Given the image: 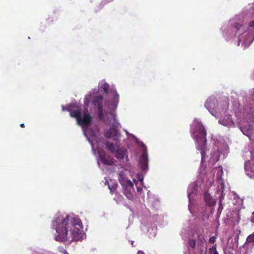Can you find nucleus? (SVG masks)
<instances>
[{
  "label": "nucleus",
  "instance_id": "nucleus-31",
  "mask_svg": "<svg viewBox=\"0 0 254 254\" xmlns=\"http://www.w3.org/2000/svg\"><path fill=\"white\" fill-rule=\"evenodd\" d=\"M216 238V236H213V237L210 238V239L209 240V242L210 243H214L215 241Z\"/></svg>",
  "mask_w": 254,
  "mask_h": 254
},
{
  "label": "nucleus",
  "instance_id": "nucleus-21",
  "mask_svg": "<svg viewBox=\"0 0 254 254\" xmlns=\"http://www.w3.org/2000/svg\"><path fill=\"white\" fill-rule=\"evenodd\" d=\"M204 197L205 202L208 205L212 206L215 204L216 201L215 199L213 198L208 192L204 193Z\"/></svg>",
  "mask_w": 254,
  "mask_h": 254
},
{
  "label": "nucleus",
  "instance_id": "nucleus-7",
  "mask_svg": "<svg viewBox=\"0 0 254 254\" xmlns=\"http://www.w3.org/2000/svg\"><path fill=\"white\" fill-rule=\"evenodd\" d=\"M125 131H126L127 134H128L130 136H132L135 140L136 143L139 146L142 148L143 152L139 157L138 164L140 167V169L142 170V171L144 172V173H146V172L148 170V158L146 146L142 141H140L135 135H134L132 134L129 133L126 129H125Z\"/></svg>",
  "mask_w": 254,
  "mask_h": 254
},
{
  "label": "nucleus",
  "instance_id": "nucleus-37",
  "mask_svg": "<svg viewBox=\"0 0 254 254\" xmlns=\"http://www.w3.org/2000/svg\"><path fill=\"white\" fill-rule=\"evenodd\" d=\"M251 222L254 223V212L253 213L251 217Z\"/></svg>",
  "mask_w": 254,
  "mask_h": 254
},
{
  "label": "nucleus",
  "instance_id": "nucleus-10",
  "mask_svg": "<svg viewBox=\"0 0 254 254\" xmlns=\"http://www.w3.org/2000/svg\"><path fill=\"white\" fill-rule=\"evenodd\" d=\"M228 152V146L224 143H218L215 145L211 152L209 162L213 164L217 162L220 157V155L224 158L227 155Z\"/></svg>",
  "mask_w": 254,
  "mask_h": 254
},
{
  "label": "nucleus",
  "instance_id": "nucleus-23",
  "mask_svg": "<svg viewBox=\"0 0 254 254\" xmlns=\"http://www.w3.org/2000/svg\"><path fill=\"white\" fill-rule=\"evenodd\" d=\"M246 244L248 246H254V233L248 237Z\"/></svg>",
  "mask_w": 254,
  "mask_h": 254
},
{
  "label": "nucleus",
  "instance_id": "nucleus-38",
  "mask_svg": "<svg viewBox=\"0 0 254 254\" xmlns=\"http://www.w3.org/2000/svg\"><path fill=\"white\" fill-rule=\"evenodd\" d=\"M200 254H206V252L202 250L200 251Z\"/></svg>",
  "mask_w": 254,
  "mask_h": 254
},
{
  "label": "nucleus",
  "instance_id": "nucleus-32",
  "mask_svg": "<svg viewBox=\"0 0 254 254\" xmlns=\"http://www.w3.org/2000/svg\"><path fill=\"white\" fill-rule=\"evenodd\" d=\"M249 25V27H254V20L250 21Z\"/></svg>",
  "mask_w": 254,
  "mask_h": 254
},
{
  "label": "nucleus",
  "instance_id": "nucleus-19",
  "mask_svg": "<svg viewBox=\"0 0 254 254\" xmlns=\"http://www.w3.org/2000/svg\"><path fill=\"white\" fill-rule=\"evenodd\" d=\"M115 157L118 160L127 161L128 160L127 150L124 148H119L116 152Z\"/></svg>",
  "mask_w": 254,
  "mask_h": 254
},
{
  "label": "nucleus",
  "instance_id": "nucleus-24",
  "mask_svg": "<svg viewBox=\"0 0 254 254\" xmlns=\"http://www.w3.org/2000/svg\"><path fill=\"white\" fill-rule=\"evenodd\" d=\"M112 184H108V188L110 189L111 192L113 193L117 189V184L115 182H112Z\"/></svg>",
  "mask_w": 254,
  "mask_h": 254
},
{
  "label": "nucleus",
  "instance_id": "nucleus-12",
  "mask_svg": "<svg viewBox=\"0 0 254 254\" xmlns=\"http://www.w3.org/2000/svg\"><path fill=\"white\" fill-rule=\"evenodd\" d=\"M216 174V181L219 184H221V188L224 189V186L223 184H222V180L221 179L222 176L223 174L222 167L221 166H219L218 167H215L213 168L212 170L210 171L207 172L206 177L208 178V182L207 183H208L209 186H212V184L214 183V178L215 176V174Z\"/></svg>",
  "mask_w": 254,
  "mask_h": 254
},
{
  "label": "nucleus",
  "instance_id": "nucleus-1",
  "mask_svg": "<svg viewBox=\"0 0 254 254\" xmlns=\"http://www.w3.org/2000/svg\"><path fill=\"white\" fill-rule=\"evenodd\" d=\"M52 228L56 231L54 239L64 242L78 241L82 238V223L78 216L73 214L58 213L52 221Z\"/></svg>",
  "mask_w": 254,
  "mask_h": 254
},
{
  "label": "nucleus",
  "instance_id": "nucleus-40",
  "mask_svg": "<svg viewBox=\"0 0 254 254\" xmlns=\"http://www.w3.org/2000/svg\"><path fill=\"white\" fill-rule=\"evenodd\" d=\"M20 127H24V124H21L20 125Z\"/></svg>",
  "mask_w": 254,
  "mask_h": 254
},
{
  "label": "nucleus",
  "instance_id": "nucleus-15",
  "mask_svg": "<svg viewBox=\"0 0 254 254\" xmlns=\"http://www.w3.org/2000/svg\"><path fill=\"white\" fill-rule=\"evenodd\" d=\"M197 194V184L195 182H193L190 184L188 189V196L189 200V209L192 213L191 204V201L194 196Z\"/></svg>",
  "mask_w": 254,
  "mask_h": 254
},
{
  "label": "nucleus",
  "instance_id": "nucleus-29",
  "mask_svg": "<svg viewBox=\"0 0 254 254\" xmlns=\"http://www.w3.org/2000/svg\"><path fill=\"white\" fill-rule=\"evenodd\" d=\"M224 195L222 194L221 196L219 198V206L218 208V212H221L223 209V207L222 206L221 202L222 199H223Z\"/></svg>",
  "mask_w": 254,
  "mask_h": 254
},
{
  "label": "nucleus",
  "instance_id": "nucleus-2",
  "mask_svg": "<svg viewBox=\"0 0 254 254\" xmlns=\"http://www.w3.org/2000/svg\"><path fill=\"white\" fill-rule=\"evenodd\" d=\"M98 90L94 89L89 94L85 96L84 99V110L82 114L81 107L76 103H71L67 105V107L62 106L63 111H67L70 112V115L76 119L77 124L82 127L85 136L92 146V151L95 154V149L93 141L97 138L98 130H93L89 127V126L92 122V117L88 112L87 108L89 104L90 99L92 95L98 92Z\"/></svg>",
  "mask_w": 254,
  "mask_h": 254
},
{
  "label": "nucleus",
  "instance_id": "nucleus-30",
  "mask_svg": "<svg viewBox=\"0 0 254 254\" xmlns=\"http://www.w3.org/2000/svg\"><path fill=\"white\" fill-rule=\"evenodd\" d=\"M189 245L191 248H194L195 246V241L193 239H189L188 241Z\"/></svg>",
  "mask_w": 254,
  "mask_h": 254
},
{
  "label": "nucleus",
  "instance_id": "nucleus-34",
  "mask_svg": "<svg viewBox=\"0 0 254 254\" xmlns=\"http://www.w3.org/2000/svg\"><path fill=\"white\" fill-rule=\"evenodd\" d=\"M133 182L134 184L136 185V186H137L139 181L137 180L133 179Z\"/></svg>",
  "mask_w": 254,
  "mask_h": 254
},
{
  "label": "nucleus",
  "instance_id": "nucleus-25",
  "mask_svg": "<svg viewBox=\"0 0 254 254\" xmlns=\"http://www.w3.org/2000/svg\"><path fill=\"white\" fill-rule=\"evenodd\" d=\"M136 178L137 180L140 182V185H143V178L144 176L139 173L136 174Z\"/></svg>",
  "mask_w": 254,
  "mask_h": 254
},
{
  "label": "nucleus",
  "instance_id": "nucleus-9",
  "mask_svg": "<svg viewBox=\"0 0 254 254\" xmlns=\"http://www.w3.org/2000/svg\"><path fill=\"white\" fill-rule=\"evenodd\" d=\"M205 107L212 116L216 117L218 113L225 112L228 110L229 103L228 102H225L224 107H219L216 98L210 97L206 101Z\"/></svg>",
  "mask_w": 254,
  "mask_h": 254
},
{
  "label": "nucleus",
  "instance_id": "nucleus-26",
  "mask_svg": "<svg viewBox=\"0 0 254 254\" xmlns=\"http://www.w3.org/2000/svg\"><path fill=\"white\" fill-rule=\"evenodd\" d=\"M136 178L137 180L140 182V185H143V178L144 176L139 173L136 174Z\"/></svg>",
  "mask_w": 254,
  "mask_h": 254
},
{
  "label": "nucleus",
  "instance_id": "nucleus-39",
  "mask_svg": "<svg viewBox=\"0 0 254 254\" xmlns=\"http://www.w3.org/2000/svg\"><path fill=\"white\" fill-rule=\"evenodd\" d=\"M137 254H145L142 251H139L137 253Z\"/></svg>",
  "mask_w": 254,
  "mask_h": 254
},
{
  "label": "nucleus",
  "instance_id": "nucleus-16",
  "mask_svg": "<svg viewBox=\"0 0 254 254\" xmlns=\"http://www.w3.org/2000/svg\"><path fill=\"white\" fill-rule=\"evenodd\" d=\"M218 123L220 125L228 127H235V123L232 118V116L229 114L221 116L218 121Z\"/></svg>",
  "mask_w": 254,
  "mask_h": 254
},
{
  "label": "nucleus",
  "instance_id": "nucleus-22",
  "mask_svg": "<svg viewBox=\"0 0 254 254\" xmlns=\"http://www.w3.org/2000/svg\"><path fill=\"white\" fill-rule=\"evenodd\" d=\"M99 88L100 89H103L104 93L107 94L109 89V84L104 80H102L99 83Z\"/></svg>",
  "mask_w": 254,
  "mask_h": 254
},
{
  "label": "nucleus",
  "instance_id": "nucleus-4",
  "mask_svg": "<svg viewBox=\"0 0 254 254\" xmlns=\"http://www.w3.org/2000/svg\"><path fill=\"white\" fill-rule=\"evenodd\" d=\"M114 98L112 101L108 102L106 107H108L105 111L107 117L106 123L113 127L110 128L106 133L105 136L107 138H113L115 141H118L120 137V133L116 128L121 127L119 122L116 120L115 109L117 108L119 101V95L115 90H113Z\"/></svg>",
  "mask_w": 254,
  "mask_h": 254
},
{
  "label": "nucleus",
  "instance_id": "nucleus-3",
  "mask_svg": "<svg viewBox=\"0 0 254 254\" xmlns=\"http://www.w3.org/2000/svg\"><path fill=\"white\" fill-rule=\"evenodd\" d=\"M247 17L244 14L236 15L228 24L222 27L223 34L228 39L235 36L237 32H243L239 35L238 46H241L243 50L247 48L254 39L253 33L250 30H247Z\"/></svg>",
  "mask_w": 254,
  "mask_h": 254
},
{
  "label": "nucleus",
  "instance_id": "nucleus-6",
  "mask_svg": "<svg viewBox=\"0 0 254 254\" xmlns=\"http://www.w3.org/2000/svg\"><path fill=\"white\" fill-rule=\"evenodd\" d=\"M125 131H126L127 134H128L130 136H132L135 140L136 143L139 146L142 148L143 152L139 157L138 164L140 167V169L142 170V171L144 172V173H146V172L148 170V158L146 146L142 141H140L135 135H134L132 134L129 133L126 129H125Z\"/></svg>",
  "mask_w": 254,
  "mask_h": 254
},
{
  "label": "nucleus",
  "instance_id": "nucleus-18",
  "mask_svg": "<svg viewBox=\"0 0 254 254\" xmlns=\"http://www.w3.org/2000/svg\"><path fill=\"white\" fill-rule=\"evenodd\" d=\"M245 169L248 176L250 178L254 177V159L246 162Z\"/></svg>",
  "mask_w": 254,
  "mask_h": 254
},
{
  "label": "nucleus",
  "instance_id": "nucleus-5",
  "mask_svg": "<svg viewBox=\"0 0 254 254\" xmlns=\"http://www.w3.org/2000/svg\"><path fill=\"white\" fill-rule=\"evenodd\" d=\"M190 133L192 137L195 140L196 148L200 151L201 163L205 161L206 145V131L201 122L194 119L190 125Z\"/></svg>",
  "mask_w": 254,
  "mask_h": 254
},
{
  "label": "nucleus",
  "instance_id": "nucleus-14",
  "mask_svg": "<svg viewBox=\"0 0 254 254\" xmlns=\"http://www.w3.org/2000/svg\"><path fill=\"white\" fill-rule=\"evenodd\" d=\"M103 97L101 95H98L94 97L92 104L94 106L97 107L98 111V116L101 120L105 121V117L103 110Z\"/></svg>",
  "mask_w": 254,
  "mask_h": 254
},
{
  "label": "nucleus",
  "instance_id": "nucleus-13",
  "mask_svg": "<svg viewBox=\"0 0 254 254\" xmlns=\"http://www.w3.org/2000/svg\"><path fill=\"white\" fill-rule=\"evenodd\" d=\"M97 153L99 155V160L98 159L97 163L100 168H101L100 162L106 165H114L115 164V159L112 158L109 155H107L104 151H100L98 149Z\"/></svg>",
  "mask_w": 254,
  "mask_h": 254
},
{
  "label": "nucleus",
  "instance_id": "nucleus-8",
  "mask_svg": "<svg viewBox=\"0 0 254 254\" xmlns=\"http://www.w3.org/2000/svg\"><path fill=\"white\" fill-rule=\"evenodd\" d=\"M125 131H126L127 134H128L130 136H132L135 140L136 143L139 146L142 148L143 152L139 157L138 164L140 167V169L142 170V171L144 172V173H146V172L148 170V158L146 146L142 141H140L135 135H134L132 134L129 133L126 129H125Z\"/></svg>",
  "mask_w": 254,
  "mask_h": 254
},
{
  "label": "nucleus",
  "instance_id": "nucleus-17",
  "mask_svg": "<svg viewBox=\"0 0 254 254\" xmlns=\"http://www.w3.org/2000/svg\"><path fill=\"white\" fill-rule=\"evenodd\" d=\"M254 121L251 120L249 123L248 126L242 125L240 126V129L244 134L248 136L251 138L253 135V129L252 126L253 125Z\"/></svg>",
  "mask_w": 254,
  "mask_h": 254
},
{
  "label": "nucleus",
  "instance_id": "nucleus-41",
  "mask_svg": "<svg viewBox=\"0 0 254 254\" xmlns=\"http://www.w3.org/2000/svg\"><path fill=\"white\" fill-rule=\"evenodd\" d=\"M133 243L134 242L133 241H131V244L132 245V246H133Z\"/></svg>",
  "mask_w": 254,
  "mask_h": 254
},
{
  "label": "nucleus",
  "instance_id": "nucleus-27",
  "mask_svg": "<svg viewBox=\"0 0 254 254\" xmlns=\"http://www.w3.org/2000/svg\"><path fill=\"white\" fill-rule=\"evenodd\" d=\"M157 229L156 228L154 227L151 228V231L149 233V237L150 238L154 237L156 234Z\"/></svg>",
  "mask_w": 254,
  "mask_h": 254
},
{
  "label": "nucleus",
  "instance_id": "nucleus-35",
  "mask_svg": "<svg viewBox=\"0 0 254 254\" xmlns=\"http://www.w3.org/2000/svg\"><path fill=\"white\" fill-rule=\"evenodd\" d=\"M198 239L200 240V241H201V243H203V241L204 240V239H203V236H198Z\"/></svg>",
  "mask_w": 254,
  "mask_h": 254
},
{
  "label": "nucleus",
  "instance_id": "nucleus-11",
  "mask_svg": "<svg viewBox=\"0 0 254 254\" xmlns=\"http://www.w3.org/2000/svg\"><path fill=\"white\" fill-rule=\"evenodd\" d=\"M119 180L123 187L124 194L128 199L131 200L133 197L134 192L133 184L127 178L123 172L119 173Z\"/></svg>",
  "mask_w": 254,
  "mask_h": 254
},
{
  "label": "nucleus",
  "instance_id": "nucleus-28",
  "mask_svg": "<svg viewBox=\"0 0 254 254\" xmlns=\"http://www.w3.org/2000/svg\"><path fill=\"white\" fill-rule=\"evenodd\" d=\"M209 252L210 254H219L218 252L216 250V245L213 246L212 248H210L209 250Z\"/></svg>",
  "mask_w": 254,
  "mask_h": 254
},
{
  "label": "nucleus",
  "instance_id": "nucleus-33",
  "mask_svg": "<svg viewBox=\"0 0 254 254\" xmlns=\"http://www.w3.org/2000/svg\"><path fill=\"white\" fill-rule=\"evenodd\" d=\"M206 174H207V173H206L205 178H203V180H205V179H206V187H210V186H208V183H207V182H208V178H207V177H206Z\"/></svg>",
  "mask_w": 254,
  "mask_h": 254
},
{
  "label": "nucleus",
  "instance_id": "nucleus-36",
  "mask_svg": "<svg viewBox=\"0 0 254 254\" xmlns=\"http://www.w3.org/2000/svg\"><path fill=\"white\" fill-rule=\"evenodd\" d=\"M136 189H137V191L138 192H140L141 190H142V188H140L139 186H136Z\"/></svg>",
  "mask_w": 254,
  "mask_h": 254
},
{
  "label": "nucleus",
  "instance_id": "nucleus-20",
  "mask_svg": "<svg viewBox=\"0 0 254 254\" xmlns=\"http://www.w3.org/2000/svg\"><path fill=\"white\" fill-rule=\"evenodd\" d=\"M106 146L111 153H116L118 149L120 148V145L118 141L115 144L107 141L106 143Z\"/></svg>",
  "mask_w": 254,
  "mask_h": 254
}]
</instances>
